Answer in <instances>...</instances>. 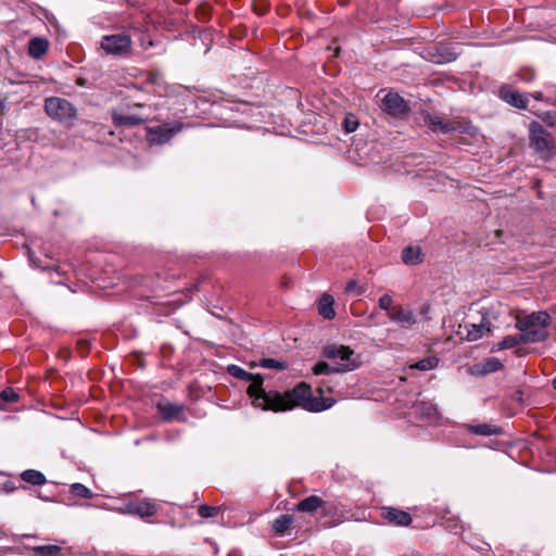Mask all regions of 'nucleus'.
Returning a JSON list of instances; mask_svg holds the SVG:
<instances>
[{"label": "nucleus", "instance_id": "f8f14e48", "mask_svg": "<svg viewBox=\"0 0 556 556\" xmlns=\"http://www.w3.org/2000/svg\"><path fill=\"white\" fill-rule=\"evenodd\" d=\"M157 412L165 421H181L185 419V406L182 404L172 403L168 401L159 402L156 404Z\"/></svg>", "mask_w": 556, "mask_h": 556}, {"label": "nucleus", "instance_id": "b1692460", "mask_svg": "<svg viewBox=\"0 0 556 556\" xmlns=\"http://www.w3.org/2000/svg\"><path fill=\"white\" fill-rule=\"evenodd\" d=\"M438 364H439L438 357L428 356V357L420 359V361L414 363L413 365H410V368L421 370V371H427V370L434 369L438 366Z\"/></svg>", "mask_w": 556, "mask_h": 556}, {"label": "nucleus", "instance_id": "2f4dec72", "mask_svg": "<svg viewBox=\"0 0 556 556\" xmlns=\"http://www.w3.org/2000/svg\"><path fill=\"white\" fill-rule=\"evenodd\" d=\"M0 399L5 403H15L20 395L13 388H5L0 392Z\"/></svg>", "mask_w": 556, "mask_h": 556}, {"label": "nucleus", "instance_id": "7ed1b4c3", "mask_svg": "<svg viewBox=\"0 0 556 556\" xmlns=\"http://www.w3.org/2000/svg\"><path fill=\"white\" fill-rule=\"evenodd\" d=\"M529 146L544 161L556 152L552 135L538 122L529 124Z\"/></svg>", "mask_w": 556, "mask_h": 556}, {"label": "nucleus", "instance_id": "ddd939ff", "mask_svg": "<svg viewBox=\"0 0 556 556\" xmlns=\"http://www.w3.org/2000/svg\"><path fill=\"white\" fill-rule=\"evenodd\" d=\"M127 513L141 518L152 517L156 514V505L151 500L131 501L125 505Z\"/></svg>", "mask_w": 556, "mask_h": 556}, {"label": "nucleus", "instance_id": "49530a36", "mask_svg": "<svg viewBox=\"0 0 556 556\" xmlns=\"http://www.w3.org/2000/svg\"><path fill=\"white\" fill-rule=\"evenodd\" d=\"M553 388L556 390V379L553 380Z\"/></svg>", "mask_w": 556, "mask_h": 556}, {"label": "nucleus", "instance_id": "a19ab883", "mask_svg": "<svg viewBox=\"0 0 556 556\" xmlns=\"http://www.w3.org/2000/svg\"><path fill=\"white\" fill-rule=\"evenodd\" d=\"M340 523V520H334V521H331V522H328L326 523L325 526L328 527V528H332V527H336Z\"/></svg>", "mask_w": 556, "mask_h": 556}, {"label": "nucleus", "instance_id": "c756f323", "mask_svg": "<svg viewBox=\"0 0 556 556\" xmlns=\"http://www.w3.org/2000/svg\"><path fill=\"white\" fill-rule=\"evenodd\" d=\"M260 366H262L263 368L278 369V370H282V369L287 368V364L286 363L280 362V361L275 359V358H262L260 361Z\"/></svg>", "mask_w": 556, "mask_h": 556}, {"label": "nucleus", "instance_id": "7c9ffc66", "mask_svg": "<svg viewBox=\"0 0 556 556\" xmlns=\"http://www.w3.org/2000/svg\"><path fill=\"white\" fill-rule=\"evenodd\" d=\"M358 125H359L358 119L353 114L345 115L343 123H342V126L348 134L355 131L357 129Z\"/></svg>", "mask_w": 556, "mask_h": 556}, {"label": "nucleus", "instance_id": "79ce46f5", "mask_svg": "<svg viewBox=\"0 0 556 556\" xmlns=\"http://www.w3.org/2000/svg\"><path fill=\"white\" fill-rule=\"evenodd\" d=\"M455 59H456V55H453V56L447 58V59H446V61H447V62H451V61H453V60H455Z\"/></svg>", "mask_w": 556, "mask_h": 556}, {"label": "nucleus", "instance_id": "a211bd4d", "mask_svg": "<svg viewBox=\"0 0 556 556\" xmlns=\"http://www.w3.org/2000/svg\"><path fill=\"white\" fill-rule=\"evenodd\" d=\"M49 49V42L46 38L35 37L28 42V54L36 60L41 59Z\"/></svg>", "mask_w": 556, "mask_h": 556}, {"label": "nucleus", "instance_id": "1a4fd4ad", "mask_svg": "<svg viewBox=\"0 0 556 556\" xmlns=\"http://www.w3.org/2000/svg\"><path fill=\"white\" fill-rule=\"evenodd\" d=\"M380 108L393 117H405L409 112L407 102L396 92H387L381 99Z\"/></svg>", "mask_w": 556, "mask_h": 556}, {"label": "nucleus", "instance_id": "aec40b11", "mask_svg": "<svg viewBox=\"0 0 556 556\" xmlns=\"http://www.w3.org/2000/svg\"><path fill=\"white\" fill-rule=\"evenodd\" d=\"M402 261L406 265L415 266L422 263V253L419 247H406L402 251Z\"/></svg>", "mask_w": 556, "mask_h": 556}, {"label": "nucleus", "instance_id": "4468645a", "mask_svg": "<svg viewBox=\"0 0 556 556\" xmlns=\"http://www.w3.org/2000/svg\"><path fill=\"white\" fill-rule=\"evenodd\" d=\"M500 97L506 103L517 109H527L528 97L510 86H502L500 89Z\"/></svg>", "mask_w": 556, "mask_h": 556}, {"label": "nucleus", "instance_id": "f257e3e1", "mask_svg": "<svg viewBox=\"0 0 556 556\" xmlns=\"http://www.w3.org/2000/svg\"><path fill=\"white\" fill-rule=\"evenodd\" d=\"M227 372L239 380L250 382L247 393L252 399L253 406L263 410L278 413L301 407L311 413H320L331 408L336 403L334 399L323 396L325 390L324 382L316 389L317 396L313 395L312 387L306 382H300L293 389L281 393L278 391H266L263 388L264 379L260 374L249 372L238 365H228ZM326 389L331 392L330 387H326Z\"/></svg>", "mask_w": 556, "mask_h": 556}, {"label": "nucleus", "instance_id": "6ab92c4d", "mask_svg": "<svg viewBox=\"0 0 556 556\" xmlns=\"http://www.w3.org/2000/svg\"><path fill=\"white\" fill-rule=\"evenodd\" d=\"M323 505V498L317 495H309L301 500L296 505L295 509L301 513L314 514L319 510Z\"/></svg>", "mask_w": 556, "mask_h": 556}, {"label": "nucleus", "instance_id": "4c0bfd02", "mask_svg": "<svg viewBox=\"0 0 556 556\" xmlns=\"http://www.w3.org/2000/svg\"><path fill=\"white\" fill-rule=\"evenodd\" d=\"M540 117L542 118L543 122L551 126L556 125V112L548 111L540 115Z\"/></svg>", "mask_w": 556, "mask_h": 556}, {"label": "nucleus", "instance_id": "ea45409f", "mask_svg": "<svg viewBox=\"0 0 556 556\" xmlns=\"http://www.w3.org/2000/svg\"><path fill=\"white\" fill-rule=\"evenodd\" d=\"M430 309V306L429 304H422L421 307H420V314L424 315V314H427Z\"/></svg>", "mask_w": 556, "mask_h": 556}, {"label": "nucleus", "instance_id": "de8ad7c7", "mask_svg": "<svg viewBox=\"0 0 556 556\" xmlns=\"http://www.w3.org/2000/svg\"><path fill=\"white\" fill-rule=\"evenodd\" d=\"M533 78V75H531L530 77L526 78L528 81H530L531 79Z\"/></svg>", "mask_w": 556, "mask_h": 556}, {"label": "nucleus", "instance_id": "cd10ccee", "mask_svg": "<svg viewBox=\"0 0 556 556\" xmlns=\"http://www.w3.org/2000/svg\"><path fill=\"white\" fill-rule=\"evenodd\" d=\"M522 334L507 336L497 343V350H506L517 346L520 343H525Z\"/></svg>", "mask_w": 556, "mask_h": 556}, {"label": "nucleus", "instance_id": "9b49d317", "mask_svg": "<svg viewBox=\"0 0 556 556\" xmlns=\"http://www.w3.org/2000/svg\"><path fill=\"white\" fill-rule=\"evenodd\" d=\"M388 317L390 320L399 324L404 329L413 327L418 321L414 312L401 304H396L388 314Z\"/></svg>", "mask_w": 556, "mask_h": 556}, {"label": "nucleus", "instance_id": "c85d7f7f", "mask_svg": "<svg viewBox=\"0 0 556 556\" xmlns=\"http://www.w3.org/2000/svg\"><path fill=\"white\" fill-rule=\"evenodd\" d=\"M333 372H338L337 370H334V366L332 365H329L328 363L326 362H318L314 365L313 367V374L316 375V376H319V375H330V374H333Z\"/></svg>", "mask_w": 556, "mask_h": 556}, {"label": "nucleus", "instance_id": "473e14b6", "mask_svg": "<svg viewBox=\"0 0 556 556\" xmlns=\"http://www.w3.org/2000/svg\"><path fill=\"white\" fill-rule=\"evenodd\" d=\"M218 513H219V507L210 506L206 504L200 505L198 508V514L202 518L215 517Z\"/></svg>", "mask_w": 556, "mask_h": 556}, {"label": "nucleus", "instance_id": "393cba45", "mask_svg": "<svg viewBox=\"0 0 556 556\" xmlns=\"http://www.w3.org/2000/svg\"><path fill=\"white\" fill-rule=\"evenodd\" d=\"M61 547L59 545H39L33 548L36 556H60Z\"/></svg>", "mask_w": 556, "mask_h": 556}, {"label": "nucleus", "instance_id": "4be33fe9", "mask_svg": "<svg viewBox=\"0 0 556 556\" xmlns=\"http://www.w3.org/2000/svg\"><path fill=\"white\" fill-rule=\"evenodd\" d=\"M21 478L23 481L33 485H43L47 482L45 475L35 469H27L23 471Z\"/></svg>", "mask_w": 556, "mask_h": 556}, {"label": "nucleus", "instance_id": "dca6fc26", "mask_svg": "<svg viewBox=\"0 0 556 556\" xmlns=\"http://www.w3.org/2000/svg\"><path fill=\"white\" fill-rule=\"evenodd\" d=\"M467 330L466 338L468 341H476L483 337L485 332H490V321L482 317L479 324H465Z\"/></svg>", "mask_w": 556, "mask_h": 556}, {"label": "nucleus", "instance_id": "a878e982", "mask_svg": "<svg viewBox=\"0 0 556 556\" xmlns=\"http://www.w3.org/2000/svg\"><path fill=\"white\" fill-rule=\"evenodd\" d=\"M321 517L339 516L341 509L340 505L336 502H328L323 500V505L319 507Z\"/></svg>", "mask_w": 556, "mask_h": 556}, {"label": "nucleus", "instance_id": "37998d69", "mask_svg": "<svg viewBox=\"0 0 556 556\" xmlns=\"http://www.w3.org/2000/svg\"><path fill=\"white\" fill-rule=\"evenodd\" d=\"M422 406H427L428 410H433V407L431 405L422 404Z\"/></svg>", "mask_w": 556, "mask_h": 556}, {"label": "nucleus", "instance_id": "72a5a7b5", "mask_svg": "<svg viewBox=\"0 0 556 556\" xmlns=\"http://www.w3.org/2000/svg\"><path fill=\"white\" fill-rule=\"evenodd\" d=\"M503 367V364L500 359L492 357L484 362L483 364V372H494Z\"/></svg>", "mask_w": 556, "mask_h": 556}, {"label": "nucleus", "instance_id": "39448f33", "mask_svg": "<svg viewBox=\"0 0 556 556\" xmlns=\"http://www.w3.org/2000/svg\"><path fill=\"white\" fill-rule=\"evenodd\" d=\"M324 356L333 361L334 370L344 372L355 369L358 363L353 357L354 352L349 346L330 344L325 346Z\"/></svg>", "mask_w": 556, "mask_h": 556}, {"label": "nucleus", "instance_id": "6e6552de", "mask_svg": "<svg viewBox=\"0 0 556 556\" xmlns=\"http://www.w3.org/2000/svg\"><path fill=\"white\" fill-rule=\"evenodd\" d=\"M127 108L129 111H134L136 109H142L143 104L134 103ZM110 113L115 127H135L144 124L149 119L148 116H142L135 112L124 113L118 109H112Z\"/></svg>", "mask_w": 556, "mask_h": 556}, {"label": "nucleus", "instance_id": "20e7f679", "mask_svg": "<svg viewBox=\"0 0 556 556\" xmlns=\"http://www.w3.org/2000/svg\"><path fill=\"white\" fill-rule=\"evenodd\" d=\"M46 114L64 125L71 127L77 117L76 108L68 100L60 97H49L45 100L43 105Z\"/></svg>", "mask_w": 556, "mask_h": 556}, {"label": "nucleus", "instance_id": "bb28decb", "mask_svg": "<svg viewBox=\"0 0 556 556\" xmlns=\"http://www.w3.org/2000/svg\"><path fill=\"white\" fill-rule=\"evenodd\" d=\"M70 492L76 497L89 500L93 497L92 491L83 483H73Z\"/></svg>", "mask_w": 556, "mask_h": 556}, {"label": "nucleus", "instance_id": "f704fd0d", "mask_svg": "<svg viewBox=\"0 0 556 556\" xmlns=\"http://www.w3.org/2000/svg\"><path fill=\"white\" fill-rule=\"evenodd\" d=\"M395 305H393V299L391 295L389 294H383L380 299H379V307L383 311H387L388 314L391 312V309L394 307Z\"/></svg>", "mask_w": 556, "mask_h": 556}, {"label": "nucleus", "instance_id": "423d86ee", "mask_svg": "<svg viewBox=\"0 0 556 556\" xmlns=\"http://www.w3.org/2000/svg\"><path fill=\"white\" fill-rule=\"evenodd\" d=\"M100 47L106 54L117 58L127 56L131 52V38L126 34L106 35L102 37Z\"/></svg>", "mask_w": 556, "mask_h": 556}, {"label": "nucleus", "instance_id": "f3484780", "mask_svg": "<svg viewBox=\"0 0 556 556\" xmlns=\"http://www.w3.org/2000/svg\"><path fill=\"white\" fill-rule=\"evenodd\" d=\"M464 428L472 434L482 435V437H491L497 435L503 432L502 427L492 425V424H480V425H464Z\"/></svg>", "mask_w": 556, "mask_h": 556}, {"label": "nucleus", "instance_id": "5701e85b", "mask_svg": "<svg viewBox=\"0 0 556 556\" xmlns=\"http://www.w3.org/2000/svg\"><path fill=\"white\" fill-rule=\"evenodd\" d=\"M293 517L291 515H280L273 521V530L277 534H283L291 526Z\"/></svg>", "mask_w": 556, "mask_h": 556}, {"label": "nucleus", "instance_id": "f03ea898", "mask_svg": "<svg viewBox=\"0 0 556 556\" xmlns=\"http://www.w3.org/2000/svg\"><path fill=\"white\" fill-rule=\"evenodd\" d=\"M551 319L549 314L544 311L518 315L516 318V328L521 331L523 342H542L548 338L546 328L549 326Z\"/></svg>", "mask_w": 556, "mask_h": 556}, {"label": "nucleus", "instance_id": "0eeeda50", "mask_svg": "<svg viewBox=\"0 0 556 556\" xmlns=\"http://www.w3.org/2000/svg\"><path fill=\"white\" fill-rule=\"evenodd\" d=\"M182 126L181 123L175 122L149 127L147 128V140L151 146L165 144L182 129Z\"/></svg>", "mask_w": 556, "mask_h": 556}, {"label": "nucleus", "instance_id": "9d476101", "mask_svg": "<svg viewBox=\"0 0 556 556\" xmlns=\"http://www.w3.org/2000/svg\"><path fill=\"white\" fill-rule=\"evenodd\" d=\"M380 516L384 521L396 527H406L413 520L409 513L391 506L381 507Z\"/></svg>", "mask_w": 556, "mask_h": 556}, {"label": "nucleus", "instance_id": "58836bf2", "mask_svg": "<svg viewBox=\"0 0 556 556\" xmlns=\"http://www.w3.org/2000/svg\"><path fill=\"white\" fill-rule=\"evenodd\" d=\"M545 93L552 94L554 97L553 105H556V84H546Z\"/></svg>", "mask_w": 556, "mask_h": 556}, {"label": "nucleus", "instance_id": "e433bc0d", "mask_svg": "<svg viewBox=\"0 0 556 556\" xmlns=\"http://www.w3.org/2000/svg\"><path fill=\"white\" fill-rule=\"evenodd\" d=\"M530 97H532L536 101L546 102L552 105L554 103V97L552 94L545 93L544 91H534L530 93Z\"/></svg>", "mask_w": 556, "mask_h": 556}, {"label": "nucleus", "instance_id": "c9c22d12", "mask_svg": "<svg viewBox=\"0 0 556 556\" xmlns=\"http://www.w3.org/2000/svg\"><path fill=\"white\" fill-rule=\"evenodd\" d=\"M76 348L78 353L85 357L91 348V342L88 339H78L76 343Z\"/></svg>", "mask_w": 556, "mask_h": 556}, {"label": "nucleus", "instance_id": "c03bdc74", "mask_svg": "<svg viewBox=\"0 0 556 556\" xmlns=\"http://www.w3.org/2000/svg\"><path fill=\"white\" fill-rule=\"evenodd\" d=\"M354 288V282H350L348 289Z\"/></svg>", "mask_w": 556, "mask_h": 556}, {"label": "nucleus", "instance_id": "412c9836", "mask_svg": "<svg viewBox=\"0 0 556 556\" xmlns=\"http://www.w3.org/2000/svg\"><path fill=\"white\" fill-rule=\"evenodd\" d=\"M334 300L330 294H323L318 303V313L325 319H332L336 316L333 308Z\"/></svg>", "mask_w": 556, "mask_h": 556}, {"label": "nucleus", "instance_id": "2eb2a0df", "mask_svg": "<svg viewBox=\"0 0 556 556\" xmlns=\"http://www.w3.org/2000/svg\"><path fill=\"white\" fill-rule=\"evenodd\" d=\"M425 125L433 132L435 134H448L451 131H454L456 129L455 124L445 121L437 115H432L427 113L424 116Z\"/></svg>", "mask_w": 556, "mask_h": 556}, {"label": "nucleus", "instance_id": "a18cd8bd", "mask_svg": "<svg viewBox=\"0 0 556 556\" xmlns=\"http://www.w3.org/2000/svg\"><path fill=\"white\" fill-rule=\"evenodd\" d=\"M354 288V282H350L348 289Z\"/></svg>", "mask_w": 556, "mask_h": 556}]
</instances>
